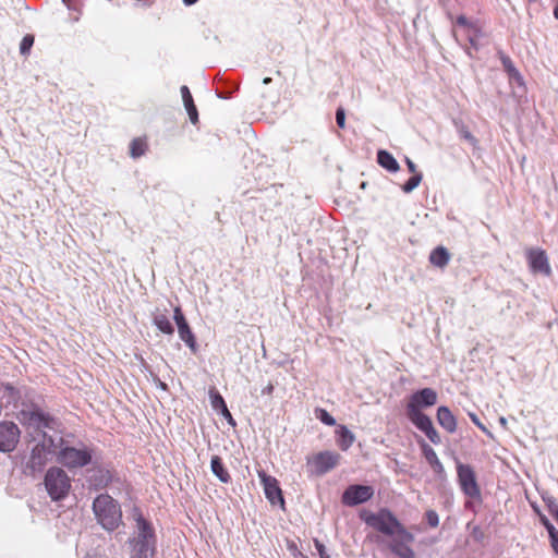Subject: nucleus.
I'll return each mask as SVG.
<instances>
[{
    "instance_id": "2f4dec72",
    "label": "nucleus",
    "mask_w": 558,
    "mask_h": 558,
    "mask_svg": "<svg viewBox=\"0 0 558 558\" xmlns=\"http://www.w3.org/2000/svg\"><path fill=\"white\" fill-rule=\"evenodd\" d=\"M426 520H427V523L432 526V527H436L438 526L439 524V517L437 514L436 511L434 510H428L426 512Z\"/></svg>"
},
{
    "instance_id": "c85d7f7f",
    "label": "nucleus",
    "mask_w": 558,
    "mask_h": 558,
    "mask_svg": "<svg viewBox=\"0 0 558 558\" xmlns=\"http://www.w3.org/2000/svg\"><path fill=\"white\" fill-rule=\"evenodd\" d=\"M316 416L328 426L336 425V420L324 409H318L316 411Z\"/></svg>"
},
{
    "instance_id": "473e14b6",
    "label": "nucleus",
    "mask_w": 558,
    "mask_h": 558,
    "mask_svg": "<svg viewBox=\"0 0 558 558\" xmlns=\"http://www.w3.org/2000/svg\"><path fill=\"white\" fill-rule=\"evenodd\" d=\"M336 122L340 129L345 128V112L343 108H338L336 112Z\"/></svg>"
},
{
    "instance_id": "09e8293b",
    "label": "nucleus",
    "mask_w": 558,
    "mask_h": 558,
    "mask_svg": "<svg viewBox=\"0 0 558 558\" xmlns=\"http://www.w3.org/2000/svg\"><path fill=\"white\" fill-rule=\"evenodd\" d=\"M459 23H464V19H459Z\"/></svg>"
},
{
    "instance_id": "c9c22d12",
    "label": "nucleus",
    "mask_w": 558,
    "mask_h": 558,
    "mask_svg": "<svg viewBox=\"0 0 558 558\" xmlns=\"http://www.w3.org/2000/svg\"><path fill=\"white\" fill-rule=\"evenodd\" d=\"M502 63L506 68V70L512 75V76H517V77H520V74L519 72L517 71V69L513 66L512 62L509 60V58H504L502 59Z\"/></svg>"
},
{
    "instance_id": "72a5a7b5",
    "label": "nucleus",
    "mask_w": 558,
    "mask_h": 558,
    "mask_svg": "<svg viewBox=\"0 0 558 558\" xmlns=\"http://www.w3.org/2000/svg\"><path fill=\"white\" fill-rule=\"evenodd\" d=\"M469 416L471 418V421L480 428L482 429L485 434H487L489 437H493V434L486 428L485 425H483L481 423V421L478 420L477 415L474 414V413H469Z\"/></svg>"
},
{
    "instance_id": "f8f14e48",
    "label": "nucleus",
    "mask_w": 558,
    "mask_h": 558,
    "mask_svg": "<svg viewBox=\"0 0 558 558\" xmlns=\"http://www.w3.org/2000/svg\"><path fill=\"white\" fill-rule=\"evenodd\" d=\"M258 477L260 478L266 498L269 502L271 505H283L284 500L278 481L274 476L266 474L264 471H258Z\"/></svg>"
},
{
    "instance_id": "f03ea898",
    "label": "nucleus",
    "mask_w": 558,
    "mask_h": 558,
    "mask_svg": "<svg viewBox=\"0 0 558 558\" xmlns=\"http://www.w3.org/2000/svg\"><path fill=\"white\" fill-rule=\"evenodd\" d=\"M361 519L372 529L389 537L401 535L408 541L412 538V534L402 526L399 520L388 509H380L378 512L363 511Z\"/></svg>"
},
{
    "instance_id": "4c0bfd02",
    "label": "nucleus",
    "mask_w": 558,
    "mask_h": 558,
    "mask_svg": "<svg viewBox=\"0 0 558 558\" xmlns=\"http://www.w3.org/2000/svg\"><path fill=\"white\" fill-rule=\"evenodd\" d=\"M221 415L228 421V423L232 426H235V421L233 420L230 411L228 410V408L223 409L222 411H220Z\"/></svg>"
},
{
    "instance_id": "37998d69",
    "label": "nucleus",
    "mask_w": 558,
    "mask_h": 558,
    "mask_svg": "<svg viewBox=\"0 0 558 558\" xmlns=\"http://www.w3.org/2000/svg\"><path fill=\"white\" fill-rule=\"evenodd\" d=\"M274 391V385L268 384L266 387L263 388L262 393L270 396Z\"/></svg>"
},
{
    "instance_id": "f704fd0d",
    "label": "nucleus",
    "mask_w": 558,
    "mask_h": 558,
    "mask_svg": "<svg viewBox=\"0 0 558 558\" xmlns=\"http://www.w3.org/2000/svg\"><path fill=\"white\" fill-rule=\"evenodd\" d=\"M314 545L320 558H330L327 548L323 543H320L318 539H315Z\"/></svg>"
},
{
    "instance_id": "49530a36",
    "label": "nucleus",
    "mask_w": 558,
    "mask_h": 558,
    "mask_svg": "<svg viewBox=\"0 0 558 558\" xmlns=\"http://www.w3.org/2000/svg\"><path fill=\"white\" fill-rule=\"evenodd\" d=\"M554 16L558 20V5L554 9Z\"/></svg>"
},
{
    "instance_id": "e433bc0d",
    "label": "nucleus",
    "mask_w": 558,
    "mask_h": 558,
    "mask_svg": "<svg viewBox=\"0 0 558 558\" xmlns=\"http://www.w3.org/2000/svg\"><path fill=\"white\" fill-rule=\"evenodd\" d=\"M173 319L177 325L186 323V319L179 306H177L173 311Z\"/></svg>"
},
{
    "instance_id": "1a4fd4ad",
    "label": "nucleus",
    "mask_w": 558,
    "mask_h": 558,
    "mask_svg": "<svg viewBox=\"0 0 558 558\" xmlns=\"http://www.w3.org/2000/svg\"><path fill=\"white\" fill-rule=\"evenodd\" d=\"M374 495V488L368 485H350L342 494V504L356 506L369 500Z\"/></svg>"
},
{
    "instance_id": "a18cd8bd",
    "label": "nucleus",
    "mask_w": 558,
    "mask_h": 558,
    "mask_svg": "<svg viewBox=\"0 0 558 558\" xmlns=\"http://www.w3.org/2000/svg\"><path fill=\"white\" fill-rule=\"evenodd\" d=\"M197 0H183V2L186 4V5H192L196 2Z\"/></svg>"
},
{
    "instance_id": "a878e982",
    "label": "nucleus",
    "mask_w": 558,
    "mask_h": 558,
    "mask_svg": "<svg viewBox=\"0 0 558 558\" xmlns=\"http://www.w3.org/2000/svg\"><path fill=\"white\" fill-rule=\"evenodd\" d=\"M146 150V143L142 138H135L130 146L131 156L134 158L141 157Z\"/></svg>"
},
{
    "instance_id": "393cba45",
    "label": "nucleus",
    "mask_w": 558,
    "mask_h": 558,
    "mask_svg": "<svg viewBox=\"0 0 558 558\" xmlns=\"http://www.w3.org/2000/svg\"><path fill=\"white\" fill-rule=\"evenodd\" d=\"M210 468L213 473L223 483L229 482L230 475L225 469L221 459L218 456H214L210 461Z\"/></svg>"
},
{
    "instance_id": "58836bf2",
    "label": "nucleus",
    "mask_w": 558,
    "mask_h": 558,
    "mask_svg": "<svg viewBox=\"0 0 558 558\" xmlns=\"http://www.w3.org/2000/svg\"><path fill=\"white\" fill-rule=\"evenodd\" d=\"M549 537H550L551 547L555 550V553L558 555V532L557 533L551 532V536H549Z\"/></svg>"
},
{
    "instance_id": "a211bd4d",
    "label": "nucleus",
    "mask_w": 558,
    "mask_h": 558,
    "mask_svg": "<svg viewBox=\"0 0 558 558\" xmlns=\"http://www.w3.org/2000/svg\"><path fill=\"white\" fill-rule=\"evenodd\" d=\"M181 96H182L183 104H184L186 112L190 117L191 122L193 124H196L198 121V113H197V109L194 105L193 97H192L191 92L187 86L183 85L181 87Z\"/></svg>"
},
{
    "instance_id": "f257e3e1",
    "label": "nucleus",
    "mask_w": 558,
    "mask_h": 558,
    "mask_svg": "<svg viewBox=\"0 0 558 558\" xmlns=\"http://www.w3.org/2000/svg\"><path fill=\"white\" fill-rule=\"evenodd\" d=\"M19 421L24 426L26 436L38 441L32 449L26 468L33 473L40 471L51 457L57 458V450L62 445L58 433V422L37 410H23Z\"/></svg>"
},
{
    "instance_id": "ddd939ff",
    "label": "nucleus",
    "mask_w": 558,
    "mask_h": 558,
    "mask_svg": "<svg viewBox=\"0 0 558 558\" xmlns=\"http://www.w3.org/2000/svg\"><path fill=\"white\" fill-rule=\"evenodd\" d=\"M437 402V392L432 388H424L414 392L407 405L408 409L421 410L424 407H432Z\"/></svg>"
},
{
    "instance_id": "8fccbe9b",
    "label": "nucleus",
    "mask_w": 558,
    "mask_h": 558,
    "mask_svg": "<svg viewBox=\"0 0 558 558\" xmlns=\"http://www.w3.org/2000/svg\"><path fill=\"white\" fill-rule=\"evenodd\" d=\"M530 2H535L536 0H529Z\"/></svg>"
},
{
    "instance_id": "2eb2a0df",
    "label": "nucleus",
    "mask_w": 558,
    "mask_h": 558,
    "mask_svg": "<svg viewBox=\"0 0 558 558\" xmlns=\"http://www.w3.org/2000/svg\"><path fill=\"white\" fill-rule=\"evenodd\" d=\"M153 323L154 325L163 333L172 335L174 332V328L169 319V312L167 308H156L153 312Z\"/></svg>"
},
{
    "instance_id": "6e6552de",
    "label": "nucleus",
    "mask_w": 558,
    "mask_h": 558,
    "mask_svg": "<svg viewBox=\"0 0 558 558\" xmlns=\"http://www.w3.org/2000/svg\"><path fill=\"white\" fill-rule=\"evenodd\" d=\"M458 478L463 493L471 498H478L481 490L476 482L473 469L468 464L459 463L457 466Z\"/></svg>"
},
{
    "instance_id": "4be33fe9",
    "label": "nucleus",
    "mask_w": 558,
    "mask_h": 558,
    "mask_svg": "<svg viewBox=\"0 0 558 558\" xmlns=\"http://www.w3.org/2000/svg\"><path fill=\"white\" fill-rule=\"evenodd\" d=\"M450 259L449 252L444 246H438L432 251L429 262L436 267L444 268Z\"/></svg>"
},
{
    "instance_id": "9b49d317",
    "label": "nucleus",
    "mask_w": 558,
    "mask_h": 558,
    "mask_svg": "<svg viewBox=\"0 0 558 558\" xmlns=\"http://www.w3.org/2000/svg\"><path fill=\"white\" fill-rule=\"evenodd\" d=\"M529 266L534 274L549 276L551 274L547 254L541 248H530L526 251Z\"/></svg>"
},
{
    "instance_id": "cd10ccee",
    "label": "nucleus",
    "mask_w": 558,
    "mask_h": 558,
    "mask_svg": "<svg viewBox=\"0 0 558 558\" xmlns=\"http://www.w3.org/2000/svg\"><path fill=\"white\" fill-rule=\"evenodd\" d=\"M209 397H210V403H211L213 409L220 412L227 408V404L219 392H217L215 390H210Z\"/></svg>"
},
{
    "instance_id": "20e7f679",
    "label": "nucleus",
    "mask_w": 558,
    "mask_h": 558,
    "mask_svg": "<svg viewBox=\"0 0 558 558\" xmlns=\"http://www.w3.org/2000/svg\"><path fill=\"white\" fill-rule=\"evenodd\" d=\"M137 537L132 541L130 558H151L155 551V536L150 524L141 513H135Z\"/></svg>"
},
{
    "instance_id": "c756f323",
    "label": "nucleus",
    "mask_w": 558,
    "mask_h": 558,
    "mask_svg": "<svg viewBox=\"0 0 558 558\" xmlns=\"http://www.w3.org/2000/svg\"><path fill=\"white\" fill-rule=\"evenodd\" d=\"M34 44V37L32 35H26L23 37L20 44V51L22 54H27Z\"/></svg>"
},
{
    "instance_id": "aec40b11",
    "label": "nucleus",
    "mask_w": 558,
    "mask_h": 558,
    "mask_svg": "<svg viewBox=\"0 0 558 558\" xmlns=\"http://www.w3.org/2000/svg\"><path fill=\"white\" fill-rule=\"evenodd\" d=\"M336 433L338 435V446L341 448V450L347 451L355 440L354 434L343 425L339 426Z\"/></svg>"
},
{
    "instance_id": "423d86ee",
    "label": "nucleus",
    "mask_w": 558,
    "mask_h": 558,
    "mask_svg": "<svg viewBox=\"0 0 558 558\" xmlns=\"http://www.w3.org/2000/svg\"><path fill=\"white\" fill-rule=\"evenodd\" d=\"M45 486L52 500L63 499L71 488L68 474L60 468H50L45 476Z\"/></svg>"
},
{
    "instance_id": "9d476101",
    "label": "nucleus",
    "mask_w": 558,
    "mask_h": 558,
    "mask_svg": "<svg viewBox=\"0 0 558 558\" xmlns=\"http://www.w3.org/2000/svg\"><path fill=\"white\" fill-rule=\"evenodd\" d=\"M20 428L12 422L0 423V451L11 452L15 449L20 439Z\"/></svg>"
},
{
    "instance_id": "ea45409f",
    "label": "nucleus",
    "mask_w": 558,
    "mask_h": 558,
    "mask_svg": "<svg viewBox=\"0 0 558 558\" xmlns=\"http://www.w3.org/2000/svg\"><path fill=\"white\" fill-rule=\"evenodd\" d=\"M405 163L408 166V169L409 171L412 173V174H415V173H420L417 171V168H416V165L410 159V158H405Z\"/></svg>"
},
{
    "instance_id": "dca6fc26",
    "label": "nucleus",
    "mask_w": 558,
    "mask_h": 558,
    "mask_svg": "<svg viewBox=\"0 0 558 558\" xmlns=\"http://www.w3.org/2000/svg\"><path fill=\"white\" fill-rule=\"evenodd\" d=\"M437 421L448 433H454L457 430V420L449 408L445 405L438 408Z\"/></svg>"
},
{
    "instance_id": "c03bdc74",
    "label": "nucleus",
    "mask_w": 558,
    "mask_h": 558,
    "mask_svg": "<svg viewBox=\"0 0 558 558\" xmlns=\"http://www.w3.org/2000/svg\"><path fill=\"white\" fill-rule=\"evenodd\" d=\"M499 423H500V425L502 427H505V428L507 427V420H506V417H504V416L499 417Z\"/></svg>"
},
{
    "instance_id": "de8ad7c7",
    "label": "nucleus",
    "mask_w": 558,
    "mask_h": 558,
    "mask_svg": "<svg viewBox=\"0 0 558 558\" xmlns=\"http://www.w3.org/2000/svg\"><path fill=\"white\" fill-rule=\"evenodd\" d=\"M271 82V78L270 77H266L264 78L263 83L264 84H269Z\"/></svg>"
},
{
    "instance_id": "39448f33",
    "label": "nucleus",
    "mask_w": 558,
    "mask_h": 558,
    "mask_svg": "<svg viewBox=\"0 0 558 558\" xmlns=\"http://www.w3.org/2000/svg\"><path fill=\"white\" fill-rule=\"evenodd\" d=\"M93 449L86 446L78 448L69 446L62 438V445L57 450V462L68 469L83 468L92 462Z\"/></svg>"
},
{
    "instance_id": "7c9ffc66",
    "label": "nucleus",
    "mask_w": 558,
    "mask_h": 558,
    "mask_svg": "<svg viewBox=\"0 0 558 558\" xmlns=\"http://www.w3.org/2000/svg\"><path fill=\"white\" fill-rule=\"evenodd\" d=\"M425 435L435 445H438L441 441L438 432L435 429V427L433 425L429 428H427V430L425 432Z\"/></svg>"
},
{
    "instance_id": "f3484780",
    "label": "nucleus",
    "mask_w": 558,
    "mask_h": 558,
    "mask_svg": "<svg viewBox=\"0 0 558 558\" xmlns=\"http://www.w3.org/2000/svg\"><path fill=\"white\" fill-rule=\"evenodd\" d=\"M407 413L411 422L423 433H425L427 428H429L433 425L430 418L427 415H425L421 410L407 408Z\"/></svg>"
},
{
    "instance_id": "412c9836",
    "label": "nucleus",
    "mask_w": 558,
    "mask_h": 558,
    "mask_svg": "<svg viewBox=\"0 0 558 558\" xmlns=\"http://www.w3.org/2000/svg\"><path fill=\"white\" fill-rule=\"evenodd\" d=\"M422 450H423V454H424L426 461L429 463L432 469L436 473L444 472L442 463L438 459L437 453L435 452V450L429 445H427L426 442L422 444Z\"/></svg>"
},
{
    "instance_id": "0eeeda50",
    "label": "nucleus",
    "mask_w": 558,
    "mask_h": 558,
    "mask_svg": "<svg viewBox=\"0 0 558 558\" xmlns=\"http://www.w3.org/2000/svg\"><path fill=\"white\" fill-rule=\"evenodd\" d=\"M341 456L335 451H322L307 458V468L312 474L324 475L335 469Z\"/></svg>"
},
{
    "instance_id": "7ed1b4c3",
    "label": "nucleus",
    "mask_w": 558,
    "mask_h": 558,
    "mask_svg": "<svg viewBox=\"0 0 558 558\" xmlns=\"http://www.w3.org/2000/svg\"><path fill=\"white\" fill-rule=\"evenodd\" d=\"M93 512L97 522L109 532L119 527L122 522L120 505L108 494L97 496L93 502Z\"/></svg>"
},
{
    "instance_id": "b1692460",
    "label": "nucleus",
    "mask_w": 558,
    "mask_h": 558,
    "mask_svg": "<svg viewBox=\"0 0 558 558\" xmlns=\"http://www.w3.org/2000/svg\"><path fill=\"white\" fill-rule=\"evenodd\" d=\"M178 326V333H179V337L180 339L186 343V345L193 351L195 352L196 351V341H195V337L187 324L186 323H183V324H179L177 325Z\"/></svg>"
},
{
    "instance_id": "79ce46f5",
    "label": "nucleus",
    "mask_w": 558,
    "mask_h": 558,
    "mask_svg": "<svg viewBox=\"0 0 558 558\" xmlns=\"http://www.w3.org/2000/svg\"><path fill=\"white\" fill-rule=\"evenodd\" d=\"M462 136L469 141L470 143L472 144H475L476 143V140L475 137L468 131V130H463L462 132Z\"/></svg>"
},
{
    "instance_id": "bb28decb",
    "label": "nucleus",
    "mask_w": 558,
    "mask_h": 558,
    "mask_svg": "<svg viewBox=\"0 0 558 558\" xmlns=\"http://www.w3.org/2000/svg\"><path fill=\"white\" fill-rule=\"evenodd\" d=\"M423 179V175L422 173H415L413 174L403 185H402V191L407 194L411 193L412 191H414L421 183Z\"/></svg>"
},
{
    "instance_id": "a19ab883",
    "label": "nucleus",
    "mask_w": 558,
    "mask_h": 558,
    "mask_svg": "<svg viewBox=\"0 0 558 558\" xmlns=\"http://www.w3.org/2000/svg\"><path fill=\"white\" fill-rule=\"evenodd\" d=\"M543 523L546 526L549 536H551V532L557 533L558 531L555 529V526L547 520L543 519Z\"/></svg>"
},
{
    "instance_id": "4468645a",
    "label": "nucleus",
    "mask_w": 558,
    "mask_h": 558,
    "mask_svg": "<svg viewBox=\"0 0 558 558\" xmlns=\"http://www.w3.org/2000/svg\"><path fill=\"white\" fill-rule=\"evenodd\" d=\"M391 550L398 555L400 558H414V551L410 547V544L413 542V537L411 539H405L401 535L391 536Z\"/></svg>"
},
{
    "instance_id": "6ab92c4d",
    "label": "nucleus",
    "mask_w": 558,
    "mask_h": 558,
    "mask_svg": "<svg viewBox=\"0 0 558 558\" xmlns=\"http://www.w3.org/2000/svg\"><path fill=\"white\" fill-rule=\"evenodd\" d=\"M377 162L389 172H397L400 169L396 158L387 150H378Z\"/></svg>"
},
{
    "instance_id": "5701e85b",
    "label": "nucleus",
    "mask_w": 558,
    "mask_h": 558,
    "mask_svg": "<svg viewBox=\"0 0 558 558\" xmlns=\"http://www.w3.org/2000/svg\"><path fill=\"white\" fill-rule=\"evenodd\" d=\"M111 481V474L109 470L98 469L94 471V474L89 477V483L96 488L106 487Z\"/></svg>"
}]
</instances>
